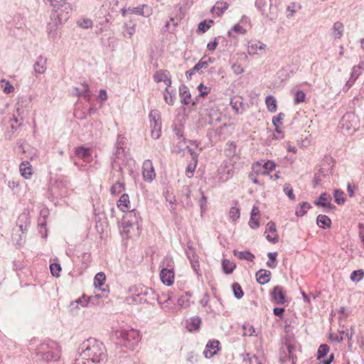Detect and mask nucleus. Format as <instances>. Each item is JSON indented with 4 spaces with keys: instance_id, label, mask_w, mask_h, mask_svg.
Masks as SVG:
<instances>
[{
    "instance_id": "1",
    "label": "nucleus",
    "mask_w": 364,
    "mask_h": 364,
    "mask_svg": "<svg viewBox=\"0 0 364 364\" xmlns=\"http://www.w3.org/2000/svg\"><path fill=\"white\" fill-rule=\"evenodd\" d=\"M81 350L74 364H105L107 355L102 343L89 338L82 343Z\"/></svg>"
},
{
    "instance_id": "2",
    "label": "nucleus",
    "mask_w": 364,
    "mask_h": 364,
    "mask_svg": "<svg viewBox=\"0 0 364 364\" xmlns=\"http://www.w3.org/2000/svg\"><path fill=\"white\" fill-rule=\"evenodd\" d=\"M114 336L124 346L133 348L140 341L141 336L139 331L130 329H119L115 331Z\"/></svg>"
},
{
    "instance_id": "3",
    "label": "nucleus",
    "mask_w": 364,
    "mask_h": 364,
    "mask_svg": "<svg viewBox=\"0 0 364 364\" xmlns=\"http://www.w3.org/2000/svg\"><path fill=\"white\" fill-rule=\"evenodd\" d=\"M37 355L41 356L40 359L47 362L57 361L60 358V348L53 341L43 343L38 348Z\"/></svg>"
},
{
    "instance_id": "4",
    "label": "nucleus",
    "mask_w": 364,
    "mask_h": 364,
    "mask_svg": "<svg viewBox=\"0 0 364 364\" xmlns=\"http://www.w3.org/2000/svg\"><path fill=\"white\" fill-rule=\"evenodd\" d=\"M340 123L342 130L351 134L358 129V118L353 112H348L343 116Z\"/></svg>"
},
{
    "instance_id": "5",
    "label": "nucleus",
    "mask_w": 364,
    "mask_h": 364,
    "mask_svg": "<svg viewBox=\"0 0 364 364\" xmlns=\"http://www.w3.org/2000/svg\"><path fill=\"white\" fill-rule=\"evenodd\" d=\"M149 117L150 119V127L151 128V137L154 139H157L161 135V121L160 112L158 110H151Z\"/></svg>"
},
{
    "instance_id": "6",
    "label": "nucleus",
    "mask_w": 364,
    "mask_h": 364,
    "mask_svg": "<svg viewBox=\"0 0 364 364\" xmlns=\"http://www.w3.org/2000/svg\"><path fill=\"white\" fill-rule=\"evenodd\" d=\"M275 166V164L271 161L265 162L263 165L259 161H257L252 164V170L261 175H268L274 169Z\"/></svg>"
},
{
    "instance_id": "7",
    "label": "nucleus",
    "mask_w": 364,
    "mask_h": 364,
    "mask_svg": "<svg viewBox=\"0 0 364 364\" xmlns=\"http://www.w3.org/2000/svg\"><path fill=\"white\" fill-rule=\"evenodd\" d=\"M142 175L146 181L151 182L156 177L155 171L150 160H146L142 166Z\"/></svg>"
},
{
    "instance_id": "8",
    "label": "nucleus",
    "mask_w": 364,
    "mask_h": 364,
    "mask_svg": "<svg viewBox=\"0 0 364 364\" xmlns=\"http://www.w3.org/2000/svg\"><path fill=\"white\" fill-rule=\"evenodd\" d=\"M127 214L124 218L123 224L124 227H132L134 225H138L141 220L139 214L134 210H129L126 212Z\"/></svg>"
},
{
    "instance_id": "9",
    "label": "nucleus",
    "mask_w": 364,
    "mask_h": 364,
    "mask_svg": "<svg viewBox=\"0 0 364 364\" xmlns=\"http://www.w3.org/2000/svg\"><path fill=\"white\" fill-rule=\"evenodd\" d=\"M333 160L331 157H326L321 164L318 173L323 176H327L333 173Z\"/></svg>"
},
{
    "instance_id": "10",
    "label": "nucleus",
    "mask_w": 364,
    "mask_h": 364,
    "mask_svg": "<svg viewBox=\"0 0 364 364\" xmlns=\"http://www.w3.org/2000/svg\"><path fill=\"white\" fill-rule=\"evenodd\" d=\"M272 300L277 304H282L285 302V291L284 287L276 286L271 292Z\"/></svg>"
},
{
    "instance_id": "11",
    "label": "nucleus",
    "mask_w": 364,
    "mask_h": 364,
    "mask_svg": "<svg viewBox=\"0 0 364 364\" xmlns=\"http://www.w3.org/2000/svg\"><path fill=\"white\" fill-rule=\"evenodd\" d=\"M264 235L268 241L274 244L278 242L279 237L274 223L270 221L267 223Z\"/></svg>"
},
{
    "instance_id": "12",
    "label": "nucleus",
    "mask_w": 364,
    "mask_h": 364,
    "mask_svg": "<svg viewBox=\"0 0 364 364\" xmlns=\"http://www.w3.org/2000/svg\"><path fill=\"white\" fill-rule=\"evenodd\" d=\"M23 118L24 110L18 105L16 109V113L11 119V122H12L11 125V129H16L18 127H21L23 123Z\"/></svg>"
},
{
    "instance_id": "13",
    "label": "nucleus",
    "mask_w": 364,
    "mask_h": 364,
    "mask_svg": "<svg viewBox=\"0 0 364 364\" xmlns=\"http://www.w3.org/2000/svg\"><path fill=\"white\" fill-rule=\"evenodd\" d=\"M160 277L161 282L167 285L171 286L173 284L174 281V272L173 269H161L160 273Z\"/></svg>"
},
{
    "instance_id": "14",
    "label": "nucleus",
    "mask_w": 364,
    "mask_h": 364,
    "mask_svg": "<svg viewBox=\"0 0 364 364\" xmlns=\"http://www.w3.org/2000/svg\"><path fill=\"white\" fill-rule=\"evenodd\" d=\"M219 341H210L206 345V350L203 351L205 358H210L217 353L219 350Z\"/></svg>"
},
{
    "instance_id": "15",
    "label": "nucleus",
    "mask_w": 364,
    "mask_h": 364,
    "mask_svg": "<svg viewBox=\"0 0 364 364\" xmlns=\"http://www.w3.org/2000/svg\"><path fill=\"white\" fill-rule=\"evenodd\" d=\"M128 11L131 14L149 17L152 14V9L146 4H143L141 6L129 8Z\"/></svg>"
},
{
    "instance_id": "16",
    "label": "nucleus",
    "mask_w": 364,
    "mask_h": 364,
    "mask_svg": "<svg viewBox=\"0 0 364 364\" xmlns=\"http://www.w3.org/2000/svg\"><path fill=\"white\" fill-rule=\"evenodd\" d=\"M33 67L36 73H45L47 69V58L42 55L38 56Z\"/></svg>"
},
{
    "instance_id": "17",
    "label": "nucleus",
    "mask_w": 364,
    "mask_h": 364,
    "mask_svg": "<svg viewBox=\"0 0 364 364\" xmlns=\"http://www.w3.org/2000/svg\"><path fill=\"white\" fill-rule=\"evenodd\" d=\"M179 95L181 98V103L188 105L191 102V95L187 86L182 85L179 87Z\"/></svg>"
},
{
    "instance_id": "18",
    "label": "nucleus",
    "mask_w": 364,
    "mask_h": 364,
    "mask_svg": "<svg viewBox=\"0 0 364 364\" xmlns=\"http://www.w3.org/2000/svg\"><path fill=\"white\" fill-rule=\"evenodd\" d=\"M19 171L21 175L26 179L30 178L33 174L32 166L28 161H23L20 164Z\"/></svg>"
},
{
    "instance_id": "19",
    "label": "nucleus",
    "mask_w": 364,
    "mask_h": 364,
    "mask_svg": "<svg viewBox=\"0 0 364 364\" xmlns=\"http://www.w3.org/2000/svg\"><path fill=\"white\" fill-rule=\"evenodd\" d=\"M213 60L210 57L204 56L193 67V71L197 73H202L203 69H206L209 64Z\"/></svg>"
},
{
    "instance_id": "20",
    "label": "nucleus",
    "mask_w": 364,
    "mask_h": 364,
    "mask_svg": "<svg viewBox=\"0 0 364 364\" xmlns=\"http://www.w3.org/2000/svg\"><path fill=\"white\" fill-rule=\"evenodd\" d=\"M117 207L122 212H127L130 210V202L129 196L124 193L121 196L119 200L117 202Z\"/></svg>"
},
{
    "instance_id": "21",
    "label": "nucleus",
    "mask_w": 364,
    "mask_h": 364,
    "mask_svg": "<svg viewBox=\"0 0 364 364\" xmlns=\"http://www.w3.org/2000/svg\"><path fill=\"white\" fill-rule=\"evenodd\" d=\"M257 281L260 284H264L270 280L271 272L266 269H259L256 273Z\"/></svg>"
},
{
    "instance_id": "22",
    "label": "nucleus",
    "mask_w": 364,
    "mask_h": 364,
    "mask_svg": "<svg viewBox=\"0 0 364 364\" xmlns=\"http://www.w3.org/2000/svg\"><path fill=\"white\" fill-rule=\"evenodd\" d=\"M157 299L159 304L165 311H169L171 309L169 303L171 299L169 294H163L161 296H159Z\"/></svg>"
},
{
    "instance_id": "23",
    "label": "nucleus",
    "mask_w": 364,
    "mask_h": 364,
    "mask_svg": "<svg viewBox=\"0 0 364 364\" xmlns=\"http://www.w3.org/2000/svg\"><path fill=\"white\" fill-rule=\"evenodd\" d=\"M228 6L227 2L217 1L215 6L211 9V12H215L218 16H220L228 9Z\"/></svg>"
},
{
    "instance_id": "24",
    "label": "nucleus",
    "mask_w": 364,
    "mask_h": 364,
    "mask_svg": "<svg viewBox=\"0 0 364 364\" xmlns=\"http://www.w3.org/2000/svg\"><path fill=\"white\" fill-rule=\"evenodd\" d=\"M75 155L85 161H88L91 157V150L83 146L77 147L75 149Z\"/></svg>"
},
{
    "instance_id": "25",
    "label": "nucleus",
    "mask_w": 364,
    "mask_h": 364,
    "mask_svg": "<svg viewBox=\"0 0 364 364\" xmlns=\"http://www.w3.org/2000/svg\"><path fill=\"white\" fill-rule=\"evenodd\" d=\"M331 196L326 193H323L321 194L318 200L315 201V205L329 208L331 205Z\"/></svg>"
},
{
    "instance_id": "26",
    "label": "nucleus",
    "mask_w": 364,
    "mask_h": 364,
    "mask_svg": "<svg viewBox=\"0 0 364 364\" xmlns=\"http://www.w3.org/2000/svg\"><path fill=\"white\" fill-rule=\"evenodd\" d=\"M317 225L321 228H329L331 224V219L325 215H318L316 219Z\"/></svg>"
},
{
    "instance_id": "27",
    "label": "nucleus",
    "mask_w": 364,
    "mask_h": 364,
    "mask_svg": "<svg viewBox=\"0 0 364 364\" xmlns=\"http://www.w3.org/2000/svg\"><path fill=\"white\" fill-rule=\"evenodd\" d=\"M233 255L240 259H246L250 262L253 261L255 259V255L249 251L238 252L237 250H234Z\"/></svg>"
},
{
    "instance_id": "28",
    "label": "nucleus",
    "mask_w": 364,
    "mask_h": 364,
    "mask_svg": "<svg viewBox=\"0 0 364 364\" xmlns=\"http://www.w3.org/2000/svg\"><path fill=\"white\" fill-rule=\"evenodd\" d=\"M21 219H26L27 220V218L26 215H21V217H19L18 220L17 226L13 229V232H21L22 234H24L25 232L27 231V221H26L24 223H19Z\"/></svg>"
},
{
    "instance_id": "29",
    "label": "nucleus",
    "mask_w": 364,
    "mask_h": 364,
    "mask_svg": "<svg viewBox=\"0 0 364 364\" xmlns=\"http://www.w3.org/2000/svg\"><path fill=\"white\" fill-rule=\"evenodd\" d=\"M265 103L269 112H275L277 111V101L273 96L268 95L265 99Z\"/></svg>"
},
{
    "instance_id": "30",
    "label": "nucleus",
    "mask_w": 364,
    "mask_h": 364,
    "mask_svg": "<svg viewBox=\"0 0 364 364\" xmlns=\"http://www.w3.org/2000/svg\"><path fill=\"white\" fill-rule=\"evenodd\" d=\"M222 266L223 271L226 274H231L236 267L235 264L228 259H223L222 262Z\"/></svg>"
},
{
    "instance_id": "31",
    "label": "nucleus",
    "mask_w": 364,
    "mask_h": 364,
    "mask_svg": "<svg viewBox=\"0 0 364 364\" xmlns=\"http://www.w3.org/2000/svg\"><path fill=\"white\" fill-rule=\"evenodd\" d=\"M343 32V25L341 22H336L333 27V34L335 38H340Z\"/></svg>"
},
{
    "instance_id": "32",
    "label": "nucleus",
    "mask_w": 364,
    "mask_h": 364,
    "mask_svg": "<svg viewBox=\"0 0 364 364\" xmlns=\"http://www.w3.org/2000/svg\"><path fill=\"white\" fill-rule=\"evenodd\" d=\"M105 279L106 277L105 273L98 272L94 278V285L95 288L101 289L102 286L105 283Z\"/></svg>"
},
{
    "instance_id": "33",
    "label": "nucleus",
    "mask_w": 364,
    "mask_h": 364,
    "mask_svg": "<svg viewBox=\"0 0 364 364\" xmlns=\"http://www.w3.org/2000/svg\"><path fill=\"white\" fill-rule=\"evenodd\" d=\"M169 76V72L168 70H159L154 75V79L156 82H164L167 77Z\"/></svg>"
},
{
    "instance_id": "34",
    "label": "nucleus",
    "mask_w": 364,
    "mask_h": 364,
    "mask_svg": "<svg viewBox=\"0 0 364 364\" xmlns=\"http://www.w3.org/2000/svg\"><path fill=\"white\" fill-rule=\"evenodd\" d=\"M301 8L300 4H296L294 2L291 3L288 5L287 8V11L288 12L287 14V18H291L294 16V14L297 11L298 9Z\"/></svg>"
},
{
    "instance_id": "35",
    "label": "nucleus",
    "mask_w": 364,
    "mask_h": 364,
    "mask_svg": "<svg viewBox=\"0 0 364 364\" xmlns=\"http://www.w3.org/2000/svg\"><path fill=\"white\" fill-rule=\"evenodd\" d=\"M82 89L81 90H79L78 88H76L77 93L76 95L77 96L82 95L85 98L89 100L90 97V95L89 94V85L86 82H83L82 84Z\"/></svg>"
},
{
    "instance_id": "36",
    "label": "nucleus",
    "mask_w": 364,
    "mask_h": 364,
    "mask_svg": "<svg viewBox=\"0 0 364 364\" xmlns=\"http://www.w3.org/2000/svg\"><path fill=\"white\" fill-rule=\"evenodd\" d=\"M0 86L6 94H9L14 90V86L6 80H1L0 82Z\"/></svg>"
},
{
    "instance_id": "37",
    "label": "nucleus",
    "mask_w": 364,
    "mask_h": 364,
    "mask_svg": "<svg viewBox=\"0 0 364 364\" xmlns=\"http://www.w3.org/2000/svg\"><path fill=\"white\" fill-rule=\"evenodd\" d=\"M266 48V45L261 42L252 43L249 46L248 51L250 54H255L257 50H264Z\"/></svg>"
},
{
    "instance_id": "38",
    "label": "nucleus",
    "mask_w": 364,
    "mask_h": 364,
    "mask_svg": "<svg viewBox=\"0 0 364 364\" xmlns=\"http://www.w3.org/2000/svg\"><path fill=\"white\" fill-rule=\"evenodd\" d=\"M161 269H173V260L170 256H166L161 263Z\"/></svg>"
},
{
    "instance_id": "39",
    "label": "nucleus",
    "mask_w": 364,
    "mask_h": 364,
    "mask_svg": "<svg viewBox=\"0 0 364 364\" xmlns=\"http://www.w3.org/2000/svg\"><path fill=\"white\" fill-rule=\"evenodd\" d=\"M311 208L309 203L306 202H304L300 205L299 208H297L296 210V215L297 216H303L306 213V211Z\"/></svg>"
},
{
    "instance_id": "40",
    "label": "nucleus",
    "mask_w": 364,
    "mask_h": 364,
    "mask_svg": "<svg viewBox=\"0 0 364 364\" xmlns=\"http://www.w3.org/2000/svg\"><path fill=\"white\" fill-rule=\"evenodd\" d=\"M175 95L173 92L169 91L168 88L166 87L164 93V100L169 105H173L174 103Z\"/></svg>"
},
{
    "instance_id": "41",
    "label": "nucleus",
    "mask_w": 364,
    "mask_h": 364,
    "mask_svg": "<svg viewBox=\"0 0 364 364\" xmlns=\"http://www.w3.org/2000/svg\"><path fill=\"white\" fill-rule=\"evenodd\" d=\"M124 183L117 181L111 187L110 191L112 194L117 195V194H119L124 190Z\"/></svg>"
},
{
    "instance_id": "42",
    "label": "nucleus",
    "mask_w": 364,
    "mask_h": 364,
    "mask_svg": "<svg viewBox=\"0 0 364 364\" xmlns=\"http://www.w3.org/2000/svg\"><path fill=\"white\" fill-rule=\"evenodd\" d=\"M201 323V319L196 316L191 318V321L189 323V330H198L200 325Z\"/></svg>"
},
{
    "instance_id": "43",
    "label": "nucleus",
    "mask_w": 364,
    "mask_h": 364,
    "mask_svg": "<svg viewBox=\"0 0 364 364\" xmlns=\"http://www.w3.org/2000/svg\"><path fill=\"white\" fill-rule=\"evenodd\" d=\"M364 277V271L358 269L353 271L350 274V279L353 282H360Z\"/></svg>"
},
{
    "instance_id": "44",
    "label": "nucleus",
    "mask_w": 364,
    "mask_h": 364,
    "mask_svg": "<svg viewBox=\"0 0 364 364\" xmlns=\"http://www.w3.org/2000/svg\"><path fill=\"white\" fill-rule=\"evenodd\" d=\"M277 252H269L268 253V257L269 259V261L267 262V267L270 268H274L277 266Z\"/></svg>"
},
{
    "instance_id": "45",
    "label": "nucleus",
    "mask_w": 364,
    "mask_h": 364,
    "mask_svg": "<svg viewBox=\"0 0 364 364\" xmlns=\"http://www.w3.org/2000/svg\"><path fill=\"white\" fill-rule=\"evenodd\" d=\"M284 114L280 112L277 116L274 117L272 119V123L275 127V129L277 132H279V127L282 125V120L284 118Z\"/></svg>"
},
{
    "instance_id": "46",
    "label": "nucleus",
    "mask_w": 364,
    "mask_h": 364,
    "mask_svg": "<svg viewBox=\"0 0 364 364\" xmlns=\"http://www.w3.org/2000/svg\"><path fill=\"white\" fill-rule=\"evenodd\" d=\"M120 143L121 142L119 141V139L118 138L117 142V151H116V153L114 154V155H115L114 162L115 163L117 162V161H116V159H119L123 156H124V150L122 148V146H121Z\"/></svg>"
},
{
    "instance_id": "47",
    "label": "nucleus",
    "mask_w": 364,
    "mask_h": 364,
    "mask_svg": "<svg viewBox=\"0 0 364 364\" xmlns=\"http://www.w3.org/2000/svg\"><path fill=\"white\" fill-rule=\"evenodd\" d=\"M177 304L181 308H188L190 306V301L186 295H183L178 299Z\"/></svg>"
},
{
    "instance_id": "48",
    "label": "nucleus",
    "mask_w": 364,
    "mask_h": 364,
    "mask_svg": "<svg viewBox=\"0 0 364 364\" xmlns=\"http://www.w3.org/2000/svg\"><path fill=\"white\" fill-rule=\"evenodd\" d=\"M334 199L339 205L344 203L346 200L344 198V193L340 190H336L334 191Z\"/></svg>"
},
{
    "instance_id": "49",
    "label": "nucleus",
    "mask_w": 364,
    "mask_h": 364,
    "mask_svg": "<svg viewBox=\"0 0 364 364\" xmlns=\"http://www.w3.org/2000/svg\"><path fill=\"white\" fill-rule=\"evenodd\" d=\"M232 290H233L234 296L237 299H241L242 297V296L244 294L243 291H242L240 285L238 283H235L232 285Z\"/></svg>"
},
{
    "instance_id": "50",
    "label": "nucleus",
    "mask_w": 364,
    "mask_h": 364,
    "mask_svg": "<svg viewBox=\"0 0 364 364\" xmlns=\"http://www.w3.org/2000/svg\"><path fill=\"white\" fill-rule=\"evenodd\" d=\"M329 351V347L326 344H322L318 349V358L321 359L327 355Z\"/></svg>"
},
{
    "instance_id": "51",
    "label": "nucleus",
    "mask_w": 364,
    "mask_h": 364,
    "mask_svg": "<svg viewBox=\"0 0 364 364\" xmlns=\"http://www.w3.org/2000/svg\"><path fill=\"white\" fill-rule=\"evenodd\" d=\"M240 211L239 208L235 206L230 208V218L232 219V221H236L240 218Z\"/></svg>"
},
{
    "instance_id": "52",
    "label": "nucleus",
    "mask_w": 364,
    "mask_h": 364,
    "mask_svg": "<svg viewBox=\"0 0 364 364\" xmlns=\"http://www.w3.org/2000/svg\"><path fill=\"white\" fill-rule=\"evenodd\" d=\"M213 23V20H210L208 23H207L205 21L200 22L198 24V29L199 31L202 33H205L206 31H208L210 28V25Z\"/></svg>"
},
{
    "instance_id": "53",
    "label": "nucleus",
    "mask_w": 364,
    "mask_h": 364,
    "mask_svg": "<svg viewBox=\"0 0 364 364\" xmlns=\"http://www.w3.org/2000/svg\"><path fill=\"white\" fill-rule=\"evenodd\" d=\"M24 234H22L21 232H13L12 240L13 241H15L16 244H18V245H21L22 244V242L24 240Z\"/></svg>"
},
{
    "instance_id": "54",
    "label": "nucleus",
    "mask_w": 364,
    "mask_h": 364,
    "mask_svg": "<svg viewBox=\"0 0 364 364\" xmlns=\"http://www.w3.org/2000/svg\"><path fill=\"white\" fill-rule=\"evenodd\" d=\"M306 95L301 90H297L294 95L295 104H299L304 101Z\"/></svg>"
},
{
    "instance_id": "55",
    "label": "nucleus",
    "mask_w": 364,
    "mask_h": 364,
    "mask_svg": "<svg viewBox=\"0 0 364 364\" xmlns=\"http://www.w3.org/2000/svg\"><path fill=\"white\" fill-rule=\"evenodd\" d=\"M243 336H251L255 333V328L252 326L250 324H244L243 325Z\"/></svg>"
},
{
    "instance_id": "56",
    "label": "nucleus",
    "mask_w": 364,
    "mask_h": 364,
    "mask_svg": "<svg viewBox=\"0 0 364 364\" xmlns=\"http://www.w3.org/2000/svg\"><path fill=\"white\" fill-rule=\"evenodd\" d=\"M50 272L53 276L58 277L59 272L61 271V267L59 264L53 263L50 266Z\"/></svg>"
},
{
    "instance_id": "57",
    "label": "nucleus",
    "mask_w": 364,
    "mask_h": 364,
    "mask_svg": "<svg viewBox=\"0 0 364 364\" xmlns=\"http://www.w3.org/2000/svg\"><path fill=\"white\" fill-rule=\"evenodd\" d=\"M259 217L257 216H250V220L249 221V225L252 229H257L259 226Z\"/></svg>"
},
{
    "instance_id": "58",
    "label": "nucleus",
    "mask_w": 364,
    "mask_h": 364,
    "mask_svg": "<svg viewBox=\"0 0 364 364\" xmlns=\"http://www.w3.org/2000/svg\"><path fill=\"white\" fill-rule=\"evenodd\" d=\"M284 192L287 195V196L290 199H291V200H294L295 199V196L293 193V189H292V188L291 187V186L289 184H285L284 185Z\"/></svg>"
},
{
    "instance_id": "59",
    "label": "nucleus",
    "mask_w": 364,
    "mask_h": 364,
    "mask_svg": "<svg viewBox=\"0 0 364 364\" xmlns=\"http://www.w3.org/2000/svg\"><path fill=\"white\" fill-rule=\"evenodd\" d=\"M231 31H234L235 33H241V34H245L246 33V30L242 27L240 25H235L234 26L231 31H230L228 32V35L230 36L231 35Z\"/></svg>"
},
{
    "instance_id": "60",
    "label": "nucleus",
    "mask_w": 364,
    "mask_h": 364,
    "mask_svg": "<svg viewBox=\"0 0 364 364\" xmlns=\"http://www.w3.org/2000/svg\"><path fill=\"white\" fill-rule=\"evenodd\" d=\"M287 348L288 350V354L289 358L292 360V362L294 363V350H295V348L294 346H292L291 343H287Z\"/></svg>"
},
{
    "instance_id": "61",
    "label": "nucleus",
    "mask_w": 364,
    "mask_h": 364,
    "mask_svg": "<svg viewBox=\"0 0 364 364\" xmlns=\"http://www.w3.org/2000/svg\"><path fill=\"white\" fill-rule=\"evenodd\" d=\"M232 70L234 72V73L236 75L241 74L244 72V69L242 68V67L240 65L237 64V63H234L232 65Z\"/></svg>"
},
{
    "instance_id": "62",
    "label": "nucleus",
    "mask_w": 364,
    "mask_h": 364,
    "mask_svg": "<svg viewBox=\"0 0 364 364\" xmlns=\"http://www.w3.org/2000/svg\"><path fill=\"white\" fill-rule=\"evenodd\" d=\"M198 89L200 92V95L202 97L207 95L210 91V88L205 87L203 84H200Z\"/></svg>"
},
{
    "instance_id": "63",
    "label": "nucleus",
    "mask_w": 364,
    "mask_h": 364,
    "mask_svg": "<svg viewBox=\"0 0 364 364\" xmlns=\"http://www.w3.org/2000/svg\"><path fill=\"white\" fill-rule=\"evenodd\" d=\"M196 164L195 162H193V166H191V164L188 166L186 168V174L188 178H191L193 176V173L195 171V168L196 167Z\"/></svg>"
},
{
    "instance_id": "64",
    "label": "nucleus",
    "mask_w": 364,
    "mask_h": 364,
    "mask_svg": "<svg viewBox=\"0 0 364 364\" xmlns=\"http://www.w3.org/2000/svg\"><path fill=\"white\" fill-rule=\"evenodd\" d=\"M187 149L190 154L191 155L192 160L193 161V162H195V164H197L198 154L196 153L193 149L190 148L189 146H187Z\"/></svg>"
}]
</instances>
